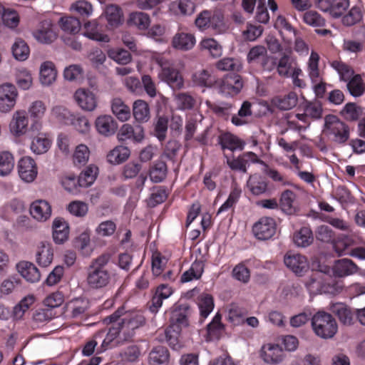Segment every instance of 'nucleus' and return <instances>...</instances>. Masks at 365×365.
<instances>
[{
  "mask_svg": "<svg viewBox=\"0 0 365 365\" xmlns=\"http://www.w3.org/2000/svg\"><path fill=\"white\" fill-rule=\"evenodd\" d=\"M123 307L118 309L113 314L106 318L104 322L106 324L118 322L125 339L133 334L135 329L144 324L145 318L139 311L125 312L123 315Z\"/></svg>",
  "mask_w": 365,
  "mask_h": 365,
  "instance_id": "1",
  "label": "nucleus"
},
{
  "mask_svg": "<svg viewBox=\"0 0 365 365\" xmlns=\"http://www.w3.org/2000/svg\"><path fill=\"white\" fill-rule=\"evenodd\" d=\"M108 261V256L101 255L92 262L86 278L87 284L91 289H101L109 284L111 275L106 267Z\"/></svg>",
  "mask_w": 365,
  "mask_h": 365,
  "instance_id": "2",
  "label": "nucleus"
},
{
  "mask_svg": "<svg viewBox=\"0 0 365 365\" xmlns=\"http://www.w3.org/2000/svg\"><path fill=\"white\" fill-rule=\"evenodd\" d=\"M323 133L332 142L342 144L349 138L350 129L337 116L328 115L324 118Z\"/></svg>",
  "mask_w": 365,
  "mask_h": 365,
  "instance_id": "3",
  "label": "nucleus"
},
{
  "mask_svg": "<svg viewBox=\"0 0 365 365\" xmlns=\"http://www.w3.org/2000/svg\"><path fill=\"white\" fill-rule=\"evenodd\" d=\"M312 326L317 336L322 339L332 338L338 330L335 319L324 311L317 312L312 317Z\"/></svg>",
  "mask_w": 365,
  "mask_h": 365,
  "instance_id": "4",
  "label": "nucleus"
},
{
  "mask_svg": "<svg viewBox=\"0 0 365 365\" xmlns=\"http://www.w3.org/2000/svg\"><path fill=\"white\" fill-rule=\"evenodd\" d=\"M156 63L160 67L158 78L166 83L172 89L180 90L184 86V79L179 70L175 68L168 59L159 56L155 58Z\"/></svg>",
  "mask_w": 365,
  "mask_h": 365,
  "instance_id": "5",
  "label": "nucleus"
},
{
  "mask_svg": "<svg viewBox=\"0 0 365 365\" xmlns=\"http://www.w3.org/2000/svg\"><path fill=\"white\" fill-rule=\"evenodd\" d=\"M170 326L165 330V340L173 349L178 344V336L182 328L188 324L185 310L175 309L171 312Z\"/></svg>",
  "mask_w": 365,
  "mask_h": 365,
  "instance_id": "6",
  "label": "nucleus"
},
{
  "mask_svg": "<svg viewBox=\"0 0 365 365\" xmlns=\"http://www.w3.org/2000/svg\"><path fill=\"white\" fill-rule=\"evenodd\" d=\"M313 267L317 268L321 273L330 274L332 272L333 275L337 277H344L354 274L358 270L357 266L348 259H341L336 261L331 269L324 264H319L317 267H315L313 264Z\"/></svg>",
  "mask_w": 365,
  "mask_h": 365,
  "instance_id": "7",
  "label": "nucleus"
},
{
  "mask_svg": "<svg viewBox=\"0 0 365 365\" xmlns=\"http://www.w3.org/2000/svg\"><path fill=\"white\" fill-rule=\"evenodd\" d=\"M19 91L16 86L9 82L0 84V113L11 112L17 103Z\"/></svg>",
  "mask_w": 365,
  "mask_h": 365,
  "instance_id": "8",
  "label": "nucleus"
},
{
  "mask_svg": "<svg viewBox=\"0 0 365 365\" xmlns=\"http://www.w3.org/2000/svg\"><path fill=\"white\" fill-rule=\"evenodd\" d=\"M73 100L77 106L84 111H94L98 106V98L93 90L88 88H79L73 93Z\"/></svg>",
  "mask_w": 365,
  "mask_h": 365,
  "instance_id": "9",
  "label": "nucleus"
},
{
  "mask_svg": "<svg viewBox=\"0 0 365 365\" xmlns=\"http://www.w3.org/2000/svg\"><path fill=\"white\" fill-rule=\"evenodd\" d=\"M259 355L263 361L269 365H278L285 359V354L282 348L275 343L263 344Z\"/></svg>",
  "mask_w": 365,
  "mask_h": 365,
  "instance_id": "10",
  "label": "nucleus"
},
{
  "mask_svg": "<svg viewBox=\"0 0 365 365\" xmlns=\"http://www.w3.org/2000/svg\"><path fill=\"white\" fill-rule=\"evenodd\" d=\"M286 267L297 276L304 275L309 269L307 258L299 253L288 252L284 257Z\"/></svg>",
  "mask_w": 365,
  "mask_h": 365,
  "instance_id": "11",
  "label": "nucleus"
},
{
  "mask_svg": "<svg viewBox=\"0 0 365 365\" xmlns=\"http://www.w3.org/2000/svg\"><path fill=\"white\" fill-rule=\"evenodd\" d=\"M9 128L11 134L16 138L26 135L29 129V118L26 110H17L12 114Z\"/></svg>",
  "mask_w": 365,
  "mask_h": 365,
  "instance_id": "12",
  "label": "nucleus"
},
{
  "mask_svg": "<svg viewBox=\"0 0 365 365\" xmlns=\"http://www.w3.org/2000/svg\"><path fill=\"white\" fill-rule=\"evenodd\" d=\"M19 178L25 182H32L38 175V167L35 160L29 156L21 158L18 162Z\"/></svg>",
  "mask_w": 365,
  "mask_h": 365,
  "instance_id": "13",
  "label": "nucleus"
},
{
  "mask_svg": "<svg viewBox=\"0 0 365 365\" xmlns=\"http://www.w3.org/2000/svg\"><path fill=\"white\" fill-rule=\"evenodd\" d=\"M252 231L257 239L269 240L275 234V221L272 217H262L254 225Z\"/></svg>",
  "mask_w": 365,
  "mask_h": 365,
  "instance_id": "14",
  "label": "nucleus"
},
{
  "mask_svg": "<svg viewBox=\"0 0 365 365\" xmlns=\"http://www.w3.org/2000/svg\"><path fill=\"white\" fill-rule=\"evenodd\" d=\"M33 36L38 43L50 44L56 39L58 35L51 21L45 20L33 32Z\"/></svg>",
  "mask_w": 365,
  "mask_h": 365,
  "instance_id": "15",
  "label": "nucleus"
},
{
  "mask_svg": "<svg viewBox=\"0 0 365 365\" xmlns=\"http://www.w3.org/2000/svg\"><path fill=\"white\" fill-rule=\"evenodd\" d=\"M243 87L240 76L229 75L222 80L219 85V92L225 96H234L238 94Z\"/></svg>",
  "mask_w": 365,
  "mask_h": 365,
  "instance_id": "16",
  "label": "nucleus"
},
{
  "mask_svg": "<svg viewBox=\"0 0 365 365\" xmlns=\"http://www.w3.org/2000/svg\"><path fill=\"white\" fill-rule=\"evenodd\" d=\"M83 35L93 41L108 43L109 36L102 31V26L98 19L88 21L83 24Z\"/></svg>",
  "mask_w": 365,
  "mask_h": 365,
  "instance_id": "17",
  "label": "nucleus"
},
{
  "mask_svg": "<svg viewBox=\"0 0 365 365\" xmlns=\"http://www.w3.org/2000/svg\"><path fill=\"white\" fill-rule=\"evenodd\" d=\"M31 217L38 222H46L51 216L52 209L49 202L45 200L34 201L29 209Z\"/></svg>",
  "mask_w": 365,
  "mask_h": 365,
  "instance_id": "18",
  "label": "nucleus"
},
{
  "mask_svg": "<svg viewBox=\"0 0 365 365\" xmlns=\"http://www.w3.org/2000/svg\"><path fill=\"white\" fill-rule=\"evenodd\" d=\"M196 43L195 36L192 33L178 31L171 41L172 46L181 51H187L192 49Z\"/></svg>",
  "mask_w": 365,
  "mask_h": 365,
  "instance_id": "19",
  "label": "nucleus"
},
{
  "mask_svg": "<svg viewBox=\"0 0 365 365\" xmlns=\"http://www.w3.org/2000/svg\"><path fill=\"white\" fill-rule=\"evenodd\" d=\"M117 136L120 141L130 140L135 143H140L144 138V130L140 125L132 126L126 123L119 129Z\"/></svg>",
  "mask_w": 365,
  "mask_h": 365,
  "instance_id": "20",
  "label": "nucleus"
},
{
  "mask_svg": "<svg viewBox=\"0 0 365 365\" xmlns=\"http://www.w3.org/2000/svg\"><path fill=\"white\" fill-rule=\"evenodd\" d=\"M53 259V249L52 245L46 241L40 242L36 247V261L42 267L49 266Z\"/></svg>",
  "mask_w": 365,
  "mask_h": 365,
  "instance_id": "21",
  "label": "nucleus"
},
{
  "mask_svg": "<svg viewBox=\"0 0 365 365\" xmlns=\"http://www.w3.org/2000/svg\"><path fill=\"white\" fill-rule=\"evenodd\" d=\"M57 76V69L52 61H46L40 65L39 82L43 86L53 85L56 81Z\"/></svg>",
  "mask_w": 365,
  "mask_h": 365,
  "instance_id": "22",
  "label": "nucleus"
},
{
  "mask_svg": "<svg viewBox=\"0 0 365 365\" xmlns=\"http://www.w3.org/2000/svg\"><path fill=\"white\" fill-rule=\"evenodd\" d=\"M52 145V140L46 133H38L31 138L30 150L35 155H43L47 153Z\"/></svg>",
  "mask_w": 365,
  "mask_h": 365,
  "instance_id": "23",
  "label": "nucleus"
},
{
  "mask_svg": "<svg viewBox=\"0 0 365 365\" xmlns=\"http://www.w3.org/2000/svg\"><path fill=\"white\" fill-rule=\"evenodd\" d=\"M18 273L27 282L35 283L40 280L38 269L31 262L21 261L16 265Z\"/></svg>",
  "mask_w": 365,
  "mask_h": 365,
  "instance_id": "24",
  "label": "nucleus"
},
{
  "mask_svg": "<svg viewBox=\"0 0 365 365\" xmlns=\"http://www.w3.org/2000/svg\"><path fill=\"white\" fill-rule=\"evenodd\" d=\"M113 323V325L109 328L106 333V331L103 330L99 331L104 333L103 338L100 339L101 346L98 348L100 352H103L107 349L110 348L120 342L118 337L120 336L122 331L120 326L118 324V322Z\"/></svg>",
  "mask_w": 365,
  "mask_h": 365,
  "instance_id": "25",
  "label": "nucleus"
},
{
  "mask_svg": "<svg viewBox=\"0 0 365 365\" xmlns=\"http://www.w3.org/2000/svg\"><path fill=\"white\" fill-rule=\"evenodd\" d=\"M247 187L249 191L255 196L264 195L269 190L267 180L259 174L250 176L247 181Z\"/></svg>",
  "mask_w": 365,
  "mask_h": 365,
  "instance_id": "26",
  "label": "nucleus"
},
{
  "mask_svg": "<svg viewBox=\"0 0 365 365\" xmlns=\"http://www.w3.org/2000/svg\"><path fill=\"white\" fill-rule=\"evenodd\" d=\"M322 115V104L319 101L307 102L304 106V113H298L296 117L304 123H309L308 119H318Z\"/></svg>",
  "mask_w": 365,
  "mask_h": 365,
  "instance_id": "27",
  "label": "nucleus"
},
{
  "mask_svg": "<svg viewBox=\"0 0 365 365\" xmlns=\"http://www.w3.org/2000/svg\"><path fill=\"white\" fill-rule=\"evenodd\" d=\"M151 23L149 14L143 11H133L130 13L127 19L129 26L139 31L148 30Z\"/></svg>",
  "mask_w": 365,
  "mask_h": 365,
  "instance_id": "28",
  "label": "nucleus"
},
{
  "mask_svg": "<svg viewBox=\"0 0 365 365\" xmlns=\"http://www.w3.org/2000/svg\"><path fill=\"white\" fill-rule=\"evenodd\" d=\"M69 227L62 218H56L53 222V240L56 244L61 245L68 239Z\"/></svg>",
  "mask_w": 365,
  "mask_h": 365,
  "instance_id": "29",
  "label": "nucleus"
},
{
  "mask_svg": "<svg viewBox=\"0 0 365 365\" xmlns=\"http://www.w3.org/2000/svg\"><path fill=\"white\" fill-rule=\"evenodd\" d=\"M170 11L175 16H190L195 10L192 0H175L169 4Z\"/></svg>",
  "mask_w": 365,
  "mask_h": 365,
  "instance_id": "30",
  "label": "nucleus"
},
{
  "mask_svg": "<svg viewBox=\"0 0 365 365\" xmlns=\"http://www.w3.org/2000/svg\"><path fill=\"white\" fill-rule=\"evenodd\" d=\"M195 104L196 100L188 93L179 92L173 94V105L176 110H191Z\"/></svg>",
  "mask_w": 365,
  "mask_h": 365,
  "instance_id": "31",
  "label": "nucleus"
},
{
  "mask_svg": "<svg viewBox=\"0 0 365 365\" xmlns=\"http://www.w3.org/2000/svg\"><path fill=\"white\" fill-rule=\"evenodd\" d=\"M320 57L318 53L312 50L306 63V71L312 82H318L322 76L319 68Z\"/></svg>",
  "mask_w": 365,
  "mask_h": 365,
  "instance_id": "32",
  "label": "nucleus"
},
{
  "mask_svg": "<svg viewBox=\"0 0 365 365\" xmlns=\"http://www.w3.org/2000/svg\"><path fill=\"white\" fill-rule=\"evenodd\" d=\"M170 354L168 349L163 346H157L148 354V365H168Z\"/></svg>",
  "mask_w": 365,
  "mask_h": 365,
  "instance_id": "33",
  "label": "nucleus"
},
{
  "mask_svg": "<svg viewBox=\"0 0 365 365\" xmlns=\"http://www.w3.org/2000/svg\"><path fill=\"white\" fill-rule=\"evenodd\" d=\"M97 131L103 135L109 136L114 133L115 124L110 115H103L98 116L95 121Z\"/></svg>",
  "mask_w": 365,
  "mask_h": 365,
  "instance_id": "34",
  "label": "nucleus"
},
{
  "mask_svg": "<svg viewBox=\"0 0 365 365\" xmlns=\"http://www.w3.org/2000/svg\"><path fill=\"white\" fill-rule=\"evenodd\" d=\"M11 51L13 57L18 61H25L30 55V48L27 43L21 38H15Z\"/></svg>",
  "mask_w": 365,
  "mask_h": 365,
  "instance_id": "35",
  "label": "nucleus"
},
{
  "mask_svg": "<svg viewBox=\"0 0 365 365\" xmlns=\"http://www.w3.org/2000/svg\"><path fill=\"white\" fill-rule=\"evenodd\" d=\"M15 82L17 86L24 91L30 89L33 86V76L31 71L25 67H20L16 69Z\"/></svg>",
  "mask_w": 365,
  "mask_h": 365,
  "instance_id": "36",
  "label": "nucleus"
},
{
  "mask_svg": "<svg viewBox=\"0 0 365 365\" xmlns=\"http://www.w3.org/2000/svg\"><path fill=\"white\" fill-rule=\"evenodd\" d=\"M219 143L222 150L227 149L231 151L241 150L245 147V143L242 140L229 133L222 134L219 137Z\"/></svg>",
  "mask_w": 365,
  "mask_h": 365,
  "instance_id": "37",
  "label": "nucleus"
},
{
  "mask_svg": "<svg viewBox=\"0 0 365 365\" xmlns=\"http://www.w3.org/2000/svg\"><path fill=\"white\" fill-rule=\"evenodd\" d=\"M58 26L65 33L70 34H78L81 27L80 20L72 16H63L58 21Z\"/></svg>",
  "mask_w": 365,
  "mask_h": 365,
  "instance_id": "38",
  "label": "nucleus"
},
{
  "mask_svg": "<svg viewBox=\"0 0 365 365\" xmlns=\"http://www.w3.org/2000/svg\"><path fill=\"white\" fill-rule=\"evenodd\" d=\"M200 49L213 58H218L222 54V47L215 38H205L199 43Z\"/></svg>",
  "mask_w": 365,
  "mask_h": 365,
  "instance_id": "39",
  "label": "nucleus"
},
{
  "mask_svg": "<svg viewBox=\"0 0 365 365\" xmlns=\"http://www.w3.org/2000/svg\"><path fill=\"white\" fill-rule=\"evenodd\" d=\"M331 311L338 317L339 321L345 324L350 325L354 319V314L350 308L343 303H334L331 305Z\"/></svg>",
  "mask_w": 365,
  "mask_h": 365,
  "instance_id": "40",
  "label": "nucleus"
},
{
  "mask_svg": "<svg viewBox=\"0 0 365 365\" xmlns=\"http://www.w3.org/2000/svg\"><path fill=\"white\" fill-rule=\"evenodd\" d=\"M68 125H72L79 134L83 135L89 134L91 129L88 118L80 113H75Z\"/></svg>",
  "mask_w": 365,
  "mask_h": 365,
  "instance_id": "41",
  "label": "nucleus"
},
{
  "mask_svg": "<svg viewBox=\"0 0 365 365\" xmlns=\"http://www.w3.org/2000/svg\"><path fill=\"white\" fill-rule=\"evenodd\" d=\"M130 150L123 145H118L107 154V160L110 164L118 165L125 162L130 156Z\"/></svg>",
  "mask_w": 365,
  "mask_h": 365,
  "instance_id": "42",
  "label": "nucleus"
},
{
  "mask_svg": "<svg viewBox=\"0 0 365 365\" xmlns=\"http://www.w3.org/2000/svg\"><path fill=\"white\" fill-rule=\"evenodd\" d=\"M296 194L290 190H284L280 197V206L282 210L287 214H294L297 210Z\"/></svg>",
  "mask_w": 365,
  "mask_h": 365,
  "instance_id": "43",
  "label": "nucleus"
},
{
  "mask_svg": "<svg viewBox=\"0 0 365 365\" xmlns=\"http://www.w3.org/2000/svg\"><path fill=\"white\" fill-rule=\"evenodd\" d=\"M106 19L108 26L115 28L123 23V11L121 9L116 5H108L105 10Z\"/></svg>",
  "mask_w": 365,
  "mask_h": 365,
  "instance_id": "44",
  "label": "nucleus"
},
{
  "mask_svg": "<svg viewBox=\"0 0 365 365\" xmlns=\"http://www.w3.org/2000/svg\"><path fill=\"white\" fill-rule=\"evenodd\" d=\"M297 95L294 92H290L284 96H275L272 99V104L281 109L289 110L294 108L297 103Z\"/></svg>",
  "mask_w": 365,
  "mask_h": 365,
  "instance_id": "45",
  "label": "nucleus"
},
{
  "mask_svg": "<svg viewBox=\"0 0 365 365\" xmlns=\"http://www.w3.org/2000/svg\"><path fill=\"white\" fill-rule=\"evenodd\" d=\"M36 299L34 295L29 294L24 297L16 305L14 306L11 316L14 320L22 319L25 313L34 303Z\"/></svg>",
  "mask_w": 365,
  "mask_h": 365,
  "instance_id": "46",
  "label": "nucleus"
},
{
  "mask_svg": "<svg viewBox=\"0 0 365 365\" xmlns=\"http://www.w3.org/2000/svg\"><path fill=\"white\" fill-rule=\"evenodd\" d=\"M111 110L116 118L122 121H127L130 118V108L121 98H113L111 102Z\"/></svg>",
  "mask_w": 365,
  "mask_h": 365,
  "instance_id": "47",
  "label": "nucleus"
},
{
  "mask_svg": "<svg viewBox=\"0 0 365 365\" xmlns=\"http://www.w3.org/2000/svg\"><path fill=\"white\" fill-rule=\"evenodd\" d=\"M252 115V103L245 101L242 103L237 114L232 117V123L237 126H241L248 123V119Z\"/></svg>",
  "mask_w": 365,
  "mask_h": 365,
  "instance_id": "48",
  "label": "nucleus"
},
{
  "mask_svg": "<svg viewBox=\"0 0 365 365\" xmlns=\"http://www.w3.org/2000/svg\"><path fill=\"white\" fill-rule=\"evenodd\" d=\"M204 271V264L201 261H195L190 267L181 276L180 281L182 283L198 279L201 277Z\"/></svg>",
  "mask_w": 365,
  "mask_h": 365,
  "instance_id": "49",
  "label": "nucleus"
},
{
  "mask_svg": "<svg viewBox=\"0 0 365 365\" xmlns=\"http://www.w3.org/2000/svg\"><path fill=\"white\" fill-rule=\"evenodd\" d=\"M14 157L7 150L0 151V176H8L14 168Z\"/></svg>",
  "mask_w": 365,
  "mask_h": 365,
  "instance_id": "50",
  "label": "nucleus"
},
{
  "mask_svg": "<svg viewBox=\"0 0 365 365\" xmlns=\"http://www.w3.org/2000/svg\"><path fill=\"white\" fill-rule=\"evenodd\" d=\"M133 113L135 119L140 123L147 122L150 118L148 104L143 100H137L133 105Z\"/></svg>",
  "mask_w": 365,
  "mask_h": 365,
  "instance_id": "51",
  "label": "nucleus"
},
{
  "mask_svg": "<svg viewBox=\"0 0 365 365\" xmlns=\"http://www.w3.org/2000/svg\"><path fill=\"white\" fill-rule=\"evenodd\" d=\"M311 294H324V277L319 273L312 274L305 283Z\"/></svg>",
  "mask_w": 365,
  "mask_h": 365,
  "instance_id": "52",
  "label": "nucleus"
},
{
  "mask_svg": "<svg viewBox=\"0 0 365 365\" xmlns=\"http://www.w3.org/2000/svg\"><path fill=\"white\" fill-rule=\"evenodd\" d=\"M293 240L297 247H307L313 242L312 232L309 227H302L294 234Z\"/></svg>",
  "mask_w": 365,
  "mask_h": 365,
  "instance_id": "53",
  "label": "nucleus"
},
{
  "mask_svg": "<svg viewBox=\"0 0 365 365\" xmlns=\"http://www.w3.org/2000/svg\"><path fill=\"white\" fill-rule=\"evenodd\" d=\"M89 302L84 298H77L71 301L67 304V309L71 311V316L74 318L82 316L88 308Z\"/></svg>",
  "mask_w": 365,
  "mask_h": 365,
  "instance_id": "54",
  "label": "nucleus"
},
{
  "mask_svg": "<svg viewBox=\"0 0 365 365\" xmlns=\"http://www.w3.org/2000/svg\"><path fill=\"white\" fill-rule=\"evenodd\" d=\"M75 113L71 112L67 108L63 106L57 105L53 106L51 110V116L58 121L68 125L72 119Z\"/></svg>",
  "mask_w": 365,
  "mask_h": 365,
  "instance_id": "55",
  "label": "nucleus"
},
{
  "mask_svg": "<svg viewBox=\"0 0 365 365\" xmlns=\"http://www.w3.org/2000/svg\"><path fill=\"white\" fill-rule=\"evenodd\" d=\"M98 168L94 165H90L81 173L78 177L80 185L82 187L91 186L95 181L98 175Z\"/></svg>",
  "mask_w": 365,
  "mask_h": 365,
  "instance_id": "56",
  "label": "nucleus"
},
{
  "mask_svg": "<svg viewBox=\"0 0 365 365\" xmlns=\"http://www.w3.org/2000/svg\"><path fill=\"white\" fill-rule=\"evenodd\" d=\"M70 11L75 12L82 17H89L93 14L92 4L86 0H78L70 6Z\"/></svg>",
  "mask_w": 365,
  "mask_h": 365,
  "instance_id": "57",
  "label": "nucleus"
},
{
  "mask_svg": "<svg viewBox=\"0 0 365 365\" xmlns=\"http://www.w3.org/2000/svg\"><path fill=\"white\" fill-rule=\"evenodd\" d=\"M90 157V150L85 144H79L75 148L73 154L74 165L82 166L86 165Z\"/></svg>",
  "mask_w": 365,
  "mask_h": 365,
  "instance_id": "58",
  "label": "nucleus"
},
{
  "mask_svg": "<svg viewBox=\"0 0 365 365\" xmlns=\"http://www.w3.org/2000/svg\"><path fill=\"white\" fill-rule=\"evenodd\" d=\"M107 53L110 58L119 64H127L131 61L130 53L121 48H110Z\"/></svg>",
  "mask_w": 365,
  "mask_h": 365,
  "instance_id": "59",
  "label": "nucleus"
},
{
  "mask_svg": "<svg viewBox=\"0 0 365 365\" xmlns=\"http://www.w3.org/2000/svg\"><path fill=\"white\" fill-rule=\"evenodd\" d=\"M362 108L354 103L346 104L341 111V115L349 121L358 120L362 115Z\"/></svg>",
  "mask_w": 365,
  "mask_h": 365,
  "instance_id": "60",
  "label": "nucleus"
},
{
  "mask_svg": "<svg viewBox=\"0 0 365 365\" xmlns=\"http://www.w3.org/2000/svg\"><path fill=\"white\" fill-rule=\"evenodd\" d=\"M167 174V166L163 161H158L154 163L150 170V178L154 182L163 181Z\"/></svg>",
  "mask_w": 365,
  "mask_h": 365,
  "instance_id": "61",
  "label": "nucleus"
},
{
  "mask_svg": "<svg viewBox=\"0 0 365 365\" xmlns=\"http://www.w3.org/2000/svg\"><path fill=\"white\" fill-rule=\"evenodd\" d=\"M198 307L201 317L207 318L214 308V302L211 295L202 294L199 297Z\"/></svg>",
  "mask_w": 365,
  "mask_h": 365,
  "instance_id": "62",
  "label": "nucleus"
},
{
  "mask_svg": "<svg viewBox=\"0 0 365 365\" xmlns=\"http://www.w3.org/2000/svg\"><path fill=\"white\" fill-rule=\"evenodd\" d=\"M347 88L351 96L359 97L364 93L365 84L361 76L359 75H356L348 81Z\"/></svg>",
  "mask_w": 365,
  "mask_h": 365,
  "instance_id": "63",
  "label": "nucleus"
},
{
  "mask_svg": "<svg viewBox=\"0 0 365 365\" xmlns=\"http://www.w3.org/2000/svg\"><path fill=\"white\" fill-rule=\"evenodd\" d=\"M294 67L291 57L284 54L279 59L277 71L280 76L288 78Z\"/></svg>",
  "mask_w": 365,
  "mask_h": 365,
  "instance_id": "64",
  "label": "nucleus"
}]
</instances>
